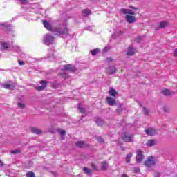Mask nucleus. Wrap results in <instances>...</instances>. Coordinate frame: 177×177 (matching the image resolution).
I'll return each instance as SVG.
<instances>
[{
	"instance_id": "nucleus-1",
	"label": "nucleus",
	"mask_w": 177,
	"mask_h": 177,
	"mask_svg": "<svg viewBox=\"0 0 177 177\" xmlns=\"http://www.w3.org/2000/svg\"><path fill=\"white\" fill-rule=\"evenodd\" d=\"M43 24L48 31L53 32V34L57 35V37L66 38L70 35V30L67 28V24H61L59 25H55V24L51 23H44Z\"/></svg>"
},
{
	"instance_id": "nucleus-2",
	"label": "nucleus",
	"mask_w": 177,
	"mask_h": 177,
	"mask_svg": "<svg viewBox=\"0 0 177 177\" xmlns=\"http://www.w3.org/2000/svg\"><path fill=\"white\" fill-rule=\"evenodd\" d=\"M43 42L44 44H45V45H52L55 42V37H53V35L47 33L44 35L43 37Z\"/></svg>"
},
{
	"instance_id": "nucleus-3",
	"label": "nucleus",
	"mask_w": 177,
	"mask_h": 177,
	"mask_svg": "<svg viewBox=\"0 0 177 177\" xmlns=\"http://www.w3.org/2000/svg\"><path fill=\"white\" fill-rule=\"evenodd\" d=\"M122 139L127 143H131V142L133 141V136L127 133H123L122 134Z\"/></svg>"
},
{
	"instance_id": "nucleus-4",
	"label": "nucleus",
	"mask_w": 177,
	"mask_h": 177,
	"mask_svg": "<svg viewBox=\"0 0 177 177\" xmlns=\"http://www.w3.org/2000/svg\"><path fill=\"white\" fill-rule=\"evenodd\" d=\"M145 165H146V167H153V165H156V159H154V157L149 156L145 162Z\"/></svg>"
},
{
	"instance_id": "nucleus-5",
	"label": "nucleus",
	"mask_w": 177,
	"mask_h": 177,
	"mask_svg": "<svg viewBox=\"0 0 177 177\" xmlns=\"http://www.w3.org/2000/svg\"><path fill=\"white\" fill-rule=\"evenodd\" d=\"M145 133L149 136H154V135H157V130L153 128L147 129H145Z\"/></svg>"
},
{
	"instance_id": "nucleus-6",
	"label": "nucleus",
	"mask_w": 177,
	"mask_h": 177,
	"mask_svg": "<svg viewBox=\"0 0 177 177\" xmlns=\"http://www.w3.org/2000/svg\"><path fill=\"white\" fill-rule=\"evenodd\" d=\"M143 151H137V155H136V161L137 162L140 163L143 161Z\"/></svg>"
},
{
	"instance_id": "nucleus-7",
	"label": "nucleus",
	"mask_w": 177,
	"mask_h": 177,
	"mask_svg": "<svg viewBox=\"0 0 177 177\" xmlns=\"http://www.w3.org/2000/svg\"><path fill=\"white\" fill-rule=\"evenodd\" d=\"M119 12L120 13H122L123 15H135V12L127 8H122L119 10Z\"/></svg>"
},
{
	"instance_id": "nucleus-8",
	"label": "nucleus",
	"mask_w": 177,
	"mask_h": 177,
	"mask_svg": "<svg viewBox=\"0 0 177 177\" xmlns=\"http://www.w3.org/2000/svg\"><path fill=\"white\" fill-rule=\"evenodd\" d=\"M116 72L117 68H115V66H109L106 69V73H107V74H110L111 75L113 74H115Z\"/></svg>"
},
{
	"instance_id": "nucleus-9",
	"label": "nucleus",
	"mask_w": 177,
	"mask_h": 177,
	"mask_svg": "<svg viewBox=\"0 0 177 177\" xmlns=\"http://www.w3.org/2000/svg\"><path fill=\"white\" fill-rule=\"evenodd\" d=\"M125 19L127 23H135V21H136V17L133 15H126Z\"/></svg>"
},
{
	"instance_id": "nucleus-10",
	"label": "nucleus",
	"mask_w": 177,
	"mask_h": 177,
	"mask_svg": "<svg viewBox=\"0 0 177 177\" xmlns=\"http://www.w3.org/2000/svg\"><path fill=\"white\" fill-rule=\"evenodd\" d=\"M106 102L109 106H115L117 104L115 100L111 97H106Z\"/></svg>"
},
{
	"instance_id": "nucleus-11",
	"label": "nucleus",
	"mask_w": 177,
	"mask_h": 177,
	"mask_svg": "<svg viewBox=\"0 0 177 177\" xmlns=\"http://www.w3.org/2000/svg\"><path fill=\"white\" fill-rule=\"evenodd\" d=\"M1 86L2 88H5V89H15V84L12 82H10L9 84H4Z\"/></svg>"
},
{
	"instance_id": "nucleus-12",
	"label": "nucleus",
	"mask_w": 177,
	"mask_h": 177,
	"mask_svg": "<svg viewBox=\"0 0 177 177\" xmlns=\"http://www.w3.org/2000/svg\"><path fill=\"white\" fill-rule=\"evenodd\" d=\"M64 70H68V71H71L72 73H74L75 71V66L74 65L71 64H66L64 66Z\"/></svg>"
},
{
	"instance_id": "nucleus-13",
	"label": "nucleus",
	"mask_w": 177,
	"mask_h": 177,
	"mask_svg": "<svg viewBox=\"0 0 177 177\" xmlns=\"http://www.w3.org/2000/svg\"><path fill=\"white\" fill-rule=\"evenodd\" d=\"M75 145H76L77 147H80V148H82V147H89V145L85 143V142H83V141H77L75 143Z\"/></svg>"
},
{
	"instance_id": "nucleus-14",
	"label": "nucleus",
	"mask_w": 177,
	"mask_h": 177,
	"mask_svg": "<svg viewBox=\"0 0 177 177\" xmlns=\"http://www.w3.org/2000/svg\"><path fill=\"white\" fill-rule=\"evenodd\" d=\"M136 53V49L133 47H129L127 50V56H133Z\"/></svg>"
},
{
	"instance_id": "nucleus-15",
	"label": "nucleus",
	"mask_w": 177,
	"mask_h": 177,
	"mask_svg": "<svg viewBox=\"0 0 177 177\" xmlns=\"http://www.w3.org/2000/svg\"><path fill=\"white\" fill-rule=\"evenodd\" d=\"M1 49L3 51L7 50V49L9 48V42L3 41L1 42Z\"/></svg>"
},
{
	"instance_id": "nucleus-16",
	"label": "nucleus",
	"mask_w": 177,
	"mask_h": 177,
	"mask_svg": "<svg viewBox=\"0 0 177 177\" xmlns=\"http://www.w3.org/2000/svg\"><path fill=\"white\" fill-rule=\"evenodd\" d=\"M156 140H149L146 143V146H148L149 147H151L152 146H156Z\"/></svg>"
},
{
	"instance_id": "nucleus-17",
	"label": "nucleus",
	"mask_w": 177,
	"mask_h": 177,
	"mask_svg": "<svg viewBox=\"0 0 177 177\" xmlns=\"http://www.w3.org/2000/svg\"><path fill=\"white\" fill-rule=\"evenodd\" d=\"M31 131L33 133H35L36 135H39V134L42 133V131H41V129H39L37 127H32L31 129Z\"/></svg>"
},
{
	"instance_id": "nucleus-18",
	"label": "nucleus",
	"mask_w": 177,
	"mask_h": 177,
	"mask_svg": "<svg viewBox=\"0 0 177 177\" xmlns=\"http://www.w3.org/2000/svg\"><path fill=\"white\" fill-rule=\"evenodd\" d=\"M82 15L85 17H86L87 16H89V15H91V10L84 9L83 10H82Z\"/></svg>"
},
{
	"instance_id": "nucleus-19",
	"label": "nucleus",
	"mask_w": 177,
	"mask_h": 177,
	"mask_svg": "<svg viewBox=\"0 0 177 177\" xmlns=\"http://www.w3.org/2000/svg\"><path fill=\"white\" fill-rule=\"evenodd\" d=\"M118 93L117 92V91H115V89H114V88H111V89L109 90V95H110L111 96H113V97H116Z\"/></svg>"
},
{
	"instance_id": "nucleus-20",
	"label": "nucleus",
	"mask_w": 177,
	"mask_h": 177,
	"mask_svg": "<svg viewBox=\"0 0 177 177\" xmlns=\"http://www.w3.org/2000/svg\"><path fill=\"white\" fill-rule=\"evenodd\" d=\"M1 27L2 28V30H4L5 31H10L11 30V27H10V25L9 24H7V25H5L3 24H1Z\"/></svg>"
},
{
	"instance_id": "nucleus-21",
	"label": "nucleus",
	"mask_w": 177,
	"mask_h": 177,
	"mask_svg": "<svg viewBox=\"0 0 177 177\" xmlns=\"http://www.w3.org/2000/svg\"><path fill=\"white\" fill-rule=\"evenodd\" d=\"M107 168H109V163H107L106 162H103L102 163V167H101L102 171H106V169H107Z\"/></svg>"
},
{
	"instance_id": "nucleus-22",
	"label": "nucleus",
	"mask_w": 177,
	"mask_h": 177,
	"mask_svg": "<svg viewBox=\"0 0 177 177\" xmlns=\"http://www.w3.org/2000/svg\"><path fill=\"white\" fill-rule=\"evenodd\" d=\"M162 93L165 96H170V95H172V92L168 89L163 90Z\"/></svg>"
},
{
	"instance_id": "nucleus-23",
	"label": "nucleus",
	"mask_w": 177,
	"mask_h": 177,
	"mask_svg": "<svg viewBox=\"0 0 177 177\" xmlns=\"http://www.w3.org/2000/svg\"><path fill=\"white\" fill-rule=\"evenodd\" d=\"M167 26H168V24H167V23H160L159 24L158 28H156L155 30H160V28H165V27H167Z\"/></svg>"
},
{
	"instance_id": "nucleus-24",
	"label": "nucleus",
	"mask_w": 177,
	"mask_h": 177,
	"mask_svg": "<svg viewBox=\"0 0 177 177\" xmlns=\"http://www.w3.org/2000/svg\"><path fill=\"white\" fill-rule=\"evenodd\" d=\"M83 171L84 174H86V175H91V173L92 172V171L88 167H84Z\"/></svg>"
},
{
	"instance_id": "nucleus-25",
	"label": "nucleus",
	"mask_w": 177,
	"mask_h": 177,
	"mask_svg": "<svg viewBox=\"0 0 177 177\" xmlns=\"http://www.w3.org/2000/svg\"><path fill=\"white\" fill-rule=\"evenodd\" d=\"M99 53V48H95L91 51V55L93 56H96Z\"/></svg>"
},
{
	"instance_id": "nucleus-26",
	"label": "nucleus",
	"mask_w": 177,
	"mask_h": 177,
	"mask_svg": "<svg viewBox=\"0 0 177 177\" xmlns=\"http://www.w3.org/2000/svg\"><path fill=\"white\" fill-rule=\"evenodd\" d=\"M131 158H132V153H128L126 157V162H129L131 161Z\"/></svg>"
},
{
	"instance_id": "nucleus-27",
	"label": "nucleus",
	"mask_w": 177,
	"mask_h": 177,
	"mask_svg": "<svg viewBox=\"0 0 177 177\" xmlns=\"http://www.w3.org/2000/svg\"><path fill=\"white\" fill-rule=\"evenodd\" d=\"M96 123L97 124V125L100 127L102 126V124H104V122L103 120H102V118H98L96 120Z\"/></svg>"
},
{
	"instance_id": "nucleus-28",
	"label": "nucleus",
	"mask_w": 177,
	"mask_h": 177,
	"mask_svg": "<svg viewBox=\"0 0 177 177\" xmlns=\"http://www.w3.org/2000/svg\"><path fill=\"white\" fill-rule=\"evenodd\" d=\"M57 131H58L59 133H60V135L62 136H64V135H66V131H64V130H63L62 129H58Z\"/></svg>"
},
{
	"instance_id": "nucleus-29",
	"label": "nucleus",
	"mask_w": 177,
	"mask_h": 177,
	"mask_svg": "<svg viewBox=\"0 0 177 177\" xmlns=\"http://www.w3.org/2000/svg\"><path fill=\"white\" fill-rule=\"evenodd\" d=\"M26 177H35V174L32 171H29L26 174Z\"/></svg>"
},
{
	"instance_id": "nucleus-30",
	"label": "nucleus",
	"mask_w": 177,
	"mask_h": 177,
	"mask_svg": "<svg viewBox=\"0 0 177 177\" xmlns=\"http://www.w3.org/2000/svg\"><path fill=\"white\" fill-rule=\"evenodd\" d=\"M133 171L134 172V174H138L140 172V169L139 167H134L133 169Z\"/></svg>"
},
{
	"instance_id": "nucleus-31",
	"label": "nucleus",
	"mask_w": 177,
	"mask_h": 177,
	"mask_svg": "<svg viewBox=\"0 0 177 177\" xmlns=\"http://www.w3.org/2000/svg\"><path fill=\"white\" fill-rule=\"evenodd\" d=\"M61 77H62L64 79L68 78V74H67L65 71H64V73L61 74Z\"/></svg>"
},
{
	"instance_id": "nucleus-32",
	"label": "nucleus",
	"mask_w": 177,
	"mask_h": 177,
	"mask_svg": "<svg viewBox=\"0 0 177 177\" xmlns=\"http://www.w3.org/2000/svg\"><path fill=\"white\" fill-rule=\"evenodd\" d=\"M143 111H144V114L145 115H149V109H147V108L144 107L143 108Z\"/></svg>"
},
{
	"instance_id": "nucleus-33",
	"label": "nucleus",
	"mask_w": 177,
	"mask_h": 177,
	"mask_svg": "<svg viewBox=\"0 0 177 177\" xmlns=\"http://www.w3.org/2000/svg\"><path fill=\"white\" fill-rule=\"evenodd\" d=\"M19 153H20V150L19 149L11 151V154H19Z\"/></svg>"
},
{
	"instance_id": "nucleus-34",
	"label": "nucleus",
	"mask_w": 177,
	"mask_h": 177,
	"mask_svg": "<svg viewBox=\"0 0 177 177\" xmlns=\"http://www.w3.org/2000/svg\"><path fill=\"white\" fill-rule=\"evenodd\" d=\"M28 3V1L27 0H20L21 5H26Z\"/></svg>"
},
{
	"instance_id": "nucleus-35",
	"label": "nucleus",
	"mask_w": 177,
	"mask_h": 177,
	"mask_svg": "<svg viewBox=\"0 0 177 177\" xmlns=\"http://www.w3.org/2000/svg\"><path fill=\"white\" fill-rule=\"evenodd\" d=\"M41 85H42L41 86H44V88H45L46 86V82L45 80H41L40 82Z\"/></svg>"
},
{
	"instance_id": "nucleus-36",
	"label": "nucleus",
	"mask_w": 177,
	"mask_h": 177,
	"mask_svg": "<svg viewBox=\"0 0 177 177\" xmlns=\"http://www.w3.org/2000/svg\"><path fill=\"white\" fill-rule=\"evenodd\" d=\"M18 106L20 107L21 109H24L26 107V105L23 103L19 102Z\"/></svg>"
},
{
	"instance_id": "nucleus-37",
	"label": "nucleus",
	"mask_w": 177,
	"mask_h": 177,
	"mask_svg": "<svg viewBox=\"0 0 177 177\" xmlns=\"http://www.w3.org/2000/svg\"><path fill=\"white\" fill-rule=\"evenodd\" d=\"M37 91H44V89H45V87L42 86H39L36 87Z\"/></svg>"
},
{
	"instance_id": "nucleus-38",
	"label": "nucleus",
	"mask_w": 177,
	"mask_h": 177,
	"mask_svg": "<svg viewBox=\"0 0 177 177\" xmlns=\"http://www.w3.org/2000/svg\"><path fill=\"white\" fill-rule=\"evenodd\" d=\"M97 140H98V142H100V143H103V142H104V140H103V138L101 137H97Z\"/></svg>"
},
{
	"instance_id": "nucleus-39",
	"label": "nucleus",
	"mask_w": 177,
	"mask_h": 177,
	"mask_svg": "<svg viewBox=\"0 0 177 177\" xmlns=\"http://www.w3.org/2000/svg\"><path fill=\"white\" fill-rule=\"evenodd\" d=\"M91 167L93 168V169H94V171H97V167H96V165L92 163Z\"/></svg>"
},
{
	"instance_id": "nucleus-40",
	"label": "nucleus",
	"mask_w": 177,
	"mask_h": 177,
	"mask_svg": "<svg viewBox=\"0 0 177 177\" xmlns=\"http://www.w3.org/2000/svg\"><path fill=\"white\" fill-rule=\"evenodd\" d=\"M79 110L80 113H85V109L82 107H79Z\"/></svg>"
},
{
	"instance_id": "nucleus-41",
	"label": "nucleus",
	"mask_w": 177,
	"mask_h": 177,
	"mask_svg": "<svg viewBox=\"0 0 177 177\" xmlns=\"http://www.w3.org/2000/svg\"><path fill=\"white\" fill-rule=\"evenodd\" d=\"M18 63L19 66H24V62L20 61V59L18 60Z\"/></svg>"
},
{
	"instance_id": "nucleus-42",
	"label": "nucleus",
	"mask_w": 177,
	"mask_h": 177,
	"mask_svg": "<svg viewBox=\"0 0 177 177\" xmlns=\"http://www.w3.org/2000/svg\"><path fill=\"white\" fill-rule=\"evenodd\" d=\"M174 56L177 57V48L174 49Z\"/></svg>"
},
{
	"instance_id": "nucleus-43",
	"label": "nucleus",
	"mask_w": 177,
	"mask_h": 177,
	"mask_svg": "<svg viewBox=\"0 0 177 177\" xmlns=\"http://www.w3.org/2000/svg\"><path fill=\"white\" fill-rule=\"evenodd\" d=\"M86 30H87L88 31H92V27L88 26V27L86 28Z\"/></svg>"
},
{
	"instance_id": "nucleus-44",
	"label": "nucleus",
	"mask_w": 177,
	"mask_h": 177,
	"mask_svg": "<svg viewBox=\"0 0 177 177\" xmlns=\"http://www.w3.org/2000/svg\"><path fill=\"white\" fill-rule=\"evenodd\" d=\"M106 62H107L108 63H110V62H113V59H111V58H107V59H106Z\"/></svg>"
},
{
	"instance_id": "nucleus-45",
	"label": "nucleus",
	"mask_w": 177,
	"mask_h": 177,
	"mask_svg": "<svg viewBox=\"0 0 177 177\" xmlns=\"http://www.w3.org/2000/svg\"><path fill=\"white\" fill-rule=\"evenodd\" d=\"M127 148L125 147H121V151H124V150H126Z\"/></svg>"
},
{
	"instance_id": "nucleus-46",
	"label": "nucleus",
	"mask_w": 177,
	"mask_h": 177,
	"mask_svg": "<svg viewBox=\"0 0 177 177\" xmlns=\"http://www.w3.org/2000/svg\"><path fill=\"white\" fill-rule=\"evenodd\" d=\"M121 177H129V176H128V175H127L125 174H122Z\"/></svg>"
},
{
	"instance_id": "nucleus-47",
	"label": "nucleus",
	"mask_w": 177,
	"mask_h": 177,
	"mask_svg": "<svg viewBox=\"0 0 177 177\" xmlns=\"http://www.w3.org/2000/svg\"><path fill=\"white\" fill-rule=\"evenodd\" d=\"M15 48H17V50H20V47H19V46H15Z\"/></svg>"
},
{
	"instance_id": "nucleus-48",
	"label": "nucleus",
	"mask_w": 177,
	"mask_h": 177,
	"mask_svg": "<svg viewBox=\"0 0 177 177\" xmlns=\"http://www.w3.org/2000/svg\"><path fill=\"white\" fill-rule=\"evenodd\" d=\"M0 166L2 167L3 166V163L2 162L0 161Z\"/></svg>"
},
{
	"instance_id": "nucleus-49",
	"label": "nucleus",
	"mask_w": 177,
	"mask_h": 177,
	"mask_svg": "<svg viewBox=\"0 0 177 177\" xmlns=\"http://www.w3.org/2000/svg\"><path fill=\"white\" fill-rule=\"evenodd\" d=\"M156 177H160V174H156Z\"/></svg>"
},
{
	"instance_id": "nucleus-50",
	"label": "nucleus",
	"mask_w": 177,
	"mask_h": 177,
	"mask_svg": "<svg viewBox=\"0 0 177 177\" xmlns=\"http://www.w3.org/2000/svg\"><path fill=\"white\" fill-rule=\"evenodd\" d=\"M42 23H48L46 20H43Z\"/></svg>"
},
{
	"instance_id": "nucleus-51",
	"label": "nucleus",
	"mask_w": 177,
	"mask_h": 177,
	"mask_svg": "<svg viewBox=\"0 0 177 177\" xmlns=\"http://www.w3.org/2000/svg\"><path fill=\"white\" fill-rule=\"evenodd\" d=\"M164 111H165V113H167V111H168L167 110V109L164 108Z\"/></svg>"
},
{
	"instance_id": "nucleus-52",
	"label": "nucleus",
	"mask_w": 177,
	"mask_h": 177,
	"mask_svg": "<svg viewBox=\"0 0 177 177\" xmlns=\"http://www.w3.org/2000/svg\"><path fill=\"white\" fill-rule=\"evenodd\" d=\"M131 8H132V9H134L135 10H136V9H138L136 7H131Z\"/></svg>"
},
{
	"instance_id": "nucleus-53",
	"label": "nucleus",
	"mask_w": 177,
	"mask_h": 177,
	"mask_svg": "<svg viewBox=\"0 0 177 177\" xmlns=\"http://www.w3.org/2000/svg\"><path fill=\"white\" fill-rule=\"evenodd\" d=\"M50 57H55V56L53 55H50Z\"/></svg>"
},
{
	"instance_id": "nucleus-54",
	"label": "nucleus",
	"mask_w": 177,
	"mask_h": 177,
	"mask_svg": "<svg viewBox=\"0 0 177 177\" xmlns=\"http://www.w3.org/2000/svg\"><path fill=\"white\" fill-rule=\"evenodd\" d=\"M61 139H62V140H64V136H62V137H61Z\"/></svg>"
},
{
	"instance_id": "nucleus-55",
	"label": "nucleus",
	"mask_w": 177,
	"mask_h": 177,
	"mask_svg": "<svg viewBox=\"0 0 177 177\" xmlns=\"http://www.w3.org/2000/svg\"><path fill=\"white\" fill-rule=\"evenodd\" d=\"M160 23H167V21H160Z\"/></svg>"
},
{
	"instance_id": "nucleus-56",
	"label": "nucleus",
	"mask_w": 177,
	"mask_h": 177,
	"mask_svg": "<svg viewBox=\"0 0 177 177\" xmlns=\"http://www.w3.org/2000/svg\"><path fill=\"white\" fill-rule=\"evenodd\" d=\"M51 51H52V52H55V49L53 48V49L51 50Z\"/></svg>"
},
{
	"instance_id": "nucleus-57",
	"label": "nucleus",
	"mask_w": 177,
	"mask_h": 177,
	"mask_svg": "<svg viewBox=\"0 0 177 177\" xmlns=\"http://www.w3.org/2000/svg\"><path fill=\"white\" fill-rule=\"evenodd\" d=\"M140 38H142V37H138V39H140Z\"/></svg>"
},
{
	"instance_id": "nucleus-58",
	"label": "nucleus",
	"mask_w": 177,
	"mask_h": 177,
	"mask_svg": "<svg viewBox=\"0 0 177 177\" xmlns=\"http://www.w3.org/2000/svg\"><path fill=\"white\" fill-rule=\"evenodd\" d=\"M106 49H107V48H104V50H106Z\"/></svg>"
},
{
	"instance_id": "nucleus-59",
	"label": "nucleus",
	"mask_w": 177,
	"mask_h": 177,
	"mask_svg": "<svg viewBox=\"0 0 177 177\" xmlns=\"http://www.w3.org/2000/svg\"><path fill=\"white\" fill-rule=\"evenodd\" d=\"M116 112L118 113V109L116 110Z\"/></svg>"
},
{
	"instance_id": "nucleus-60",
	"label": "nucleus",
	"mask_w": 177,
	"mask_h": 177,
	"mask_svg": "<svg viewBox=\"0 0 177 177\" xmlns=\"http://www.w3.org/2000/svg\"><path fill=\"white\" fill-rule=\"evenodd\" d=\"M91 1H93V0H91Z\"/></svg>"
}]
</instances>
